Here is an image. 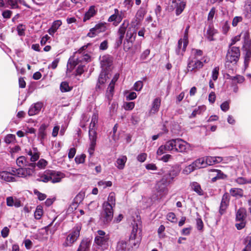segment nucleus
I'll return each instance as SVG.
<instances>
[{"label": "nucleus", "instance_id": "39448f33", "mask_svg": "<svg viewBox=\"0 0 251 251\" xmlns=\"http://www.w3.org/2000/svg\"><path fill=\"white\" fill-rule=\"evenodd\" d=\"M247 211L244 208H240L236 213L235 220L238 223L235 224V227L238 230H241L244 228L246 225Z\"/></svg>", "mask_w": 251, "mask_h": 251}, {"label": "nucleus", "instance_id": "052dcab7", "mask_svg": "<svg viewBox=\"0 0 251 251\" xmlns=\"http://www.w3.org/2000/svg\"><path fill=\"white\" fill-rule=\"evenodd\" d=\"M126 247V242L124 240H121L117 244V248L121 250H125Z\"/></svg>", "mask_w": 251, "mask_h": 251}, {"label": "nucleus", "instance_id": "473e14b6", "mask_svg": "<svg viewBox=\"0 0 251 251\" xmlns=\"http://www.w3.org/2000/svg\"><path fill=\"white\" fill-rule=\"evenodd\" d=\"M192 189L200 196L203 195V191L202 190L200 184L197 182H193L191 184Z\"/></svg>", "mask_w": 251, "mask_h": 251}, {"label": "nucleus", "instance_id": "a878e982", "mask_svg": "<svg viewBox=\"0 0 251 251\" xmlns=\"http://www.w3.org/2000/svg\"><path fill=\"white\" fill-rule=\"evenodd\" d=\"M113 58L109 55H105L102 56L101 64L103 67H108L112 64Z\"/></svg>", "mask_w": 251, "mask_h": 251}, {"label": "nucleus", "instance_id": "f8f14e48", "mask_svg": "<svg viewBox=\"0 0 251 251\" xmlns=\"http://www.w3.org/2000/svg\"><path fill=\"white\" fill-rule=\"evenodd\" d=\"M89 140H90V145L88 149V152L91 156L94 153L97 141V136H95V133L94 132V131H91L90 132V135H89Z\"/></svg>", "mask_w": 251, "mask_h": 251}, {"label": "nucleus", "instance_id": "412c9836", "mask_svg": "<svg viewBox=\"0 0 251 251\" xmlns=\"http://www.w3.org/2000/svg\"><path fill=\"white\" fill-rule=\"evenodd\" d=\"M98 114L96 113H95L93 114L91 122L90 123V126H89V135H90V132L91 131H94V132L95 133V136H97V132L94 128L96 124L98 123Z\"/></svg>", "mask_w": 251, "mask_h": 251}, {"label": "nucleus", "instance_id": "e433bc0d", "mask_svg": "<svg viewBox=\"0 0 251 251\" xmlns=\"http://www.w3.org/2000/svg\"><path fill=\"white\" fill-rule=\"evenodd\" d=\"M243 243L245 245V247L242 251H251V236H247L244 239Z\"/></svg>", "mask_w": 251, "mask_h": 251}, {"label": "nucleus", "instance_id": "f3484780", "mask_svg": "<svg viewBox=\"0 0 251 251\" xmlns=\"http://www.w3.org/2000/svg\"><path fill=\"white\" fill-rule=\"evenodd\" d=\"M160 105H161L160 98H155L153 100V101L152 103L151 107L150 110V113L151 114H153L157 113L159 110Z\"/></svg>", "mask_w": 251, "mask_h": 251}, {"label": "nucleus", "instance_id": "0e129e2a", "mask_svg": "<svg viewBox=\"0 0 251 251\" xmlns=\"http://www.w3.org/2000/svg\"><path fill=\"white\" fill-rule=\"evenodd\" d=\"M147 154L146 153H141L137 156V159L140 162H144L147 159Z\"/></svg>", "mask_w": 251, "mask_h": 251}, {"label": "nucleus", "instance_id": "ddd939ff", "mask_svg": "<svg viewBox=\"0 0 251 251\" xmlns=\"http://www.w3.org/2000/svg\"><path fill=\"white\" fill-rule=\"evenodd\" d=\"M91 241L89 238H83L80 242L76 251H89Z\"/></svg>", "mask_w": 251, "mask_h": 251}, {"label": "nucleus", "instance_id": "bf43d9fd", "mask_svg": "<svg viewBox=\"0 0 251 251\" xmlns=\"http://www.w3.org/2000/svg\"><path fill=\"white\" fill-rule=\"evenodd\" d=\"M48 162L47 161L44 159H41L38 161V162L36 163V165L40 169L44 168L47 165Z\"/></svg>", "mask_w": 251, "mask_h": 251}, {"label": "nucleus", "instance_id": "3c124183", "mask_svg": "<svg viewBox=\"0 0 251 251\" xmlns=\"http://www.w3.org/2000/svg\"><path fill=\"white\" fill-rule=\"evenodd\" d=\"M86 155L81 154L80 155H77L75 158V161L76 164L83 163L85 161Z\"/></svg>", "mask_w": 251, "mask_h": 251}, {"label": "nucleus", "instance_id": "4be33fe9", "mask_svg": "<svg viewBox=\"0 0 251 251\" xmlns=\"http://www.w3.org/2000/svg\"><path fill=\"white\" fill-rule=\"evenodd\" d=\"M185 2L184 1H181L179 3L176 2V1H172V6H176V13L177 15L180 14L183 11L185 6Z\"/></svg>", "mask_w": 251, "mask_h": 251}, {"label": "nucleus", "instance_id": "2eb2a0df", "mask_svg": "<svg viewBox=\"0 0 251 251\" xmlns=\"http://www.w3.org/2000/svg\"><path fill=\"white\" fill-rule=\"evenodd\" d=\"M209 176L211 177L212 182H215L218 179L224 178L225 175L220 170L212 169L210 170Z\"/></svg>", "mask_w": 251, "mask_h": 251}, {"label": "nucleus", "instance_id": "0eeeda50", "mask_svg": "<svg viewBox=\"0 0 251 251\" xmlns=\"http://www.w3.org/2000/svg\"><path fill=\"white\" fill-rule=\"evenodd\" d=\"M106 29V27L105 24L100 23L97 24L93 28H91L87 36L90 38H93L98 35L100 32H104Z\"/></svg>", "mask_w": 251, "mask_h": 251}, {"label": "nucleus", "instance_id": "7ed1b4c3", "mask_svg": "<svg viewBox=\"0 0 251 251\" xmlns=\"http://www.w3.org/2000/svg\"><path fill=\"white\" fill-rule=\"evenodd\" d=\"M180 171V168L178 165H175L172 166L169 173L163 176L160 182L163 184H170L174 178L177 176Z\"/></svg>", "mask_w": 251, "mask_h": 251}, {"label": "nucleus", "instance_id": "dca6fc26", "mask_svg": "<svg viewBox=\"0 0 251 251\" xmlns=\"http://www.w3.org/2000/svg\"><path fill=\"white\" fill-rule=\"evenodd\" d=\"M108 78V76L107 72L105 71H102L99 76L98 83L96 85V89L98 90L100 89V85L104 84Z\"/></svg>", "mask_w": 251, "mask_h": 251}, {"label": "nucleus", "instance_id": "79ce46f5", "mask_svg": "<svg viewBox=\"0 0 251 251\" xmlns=\"http://www.w3.org/2000/svg\"><path fill=\"white\" fill-rule=\"evenodd\" d=\"M43 214V210L42 206H38L36 207V210L34 212V217L37 220H39L41 218Z\"/></svg>", "mask_w": 251, "mask_h": 251}, {"label": "nucleus", "instance_id": "bb28decb", "mask_svg": "<svg viewBox=\"0 0 251 251\" xmlns=\"http://www.w3.org/2000/svg\"><path fill=\"white\" fill-rule=\"evenodd\" d=\"M109 239V238L107 236L102 237L97 236L95 237V242L98 245L102 246L107 245Z\"/></svg>", "mask_w": 251, "mask_h": 251}, {"label": "nucleus", "instance_id": "c03bdc74", "mask_svg": "<svg viewBox=\"0 0 251 251\" xmlns=\"http://www.w3.org/2000/svg\"><path fill=\"white\" fill-rule=\"evenodd\" d=\"M189 28H190V26L188 25L186 27L185 30V35L184 36V38H186V39H185V41H184L183 42V47H182L183 52H184L185 51L186 47L187 46V45H188V41H187V39L188 32Z\"/></svg>", "mask_w": 251, "mask_h": 251}, {"label": "nucleus", "instance_id": "423d86ee", "mask_svg": "<svg viewBox=\"0 0 251 251\" xmlns=\"http://www.w3.org/2000/svg\"><path fill=\"white\" fill-rule=\"evenodd\" d=\"M240 56V50L239 47H230L226 55V61L231 63H236Z\"/></svg>", "mask_w": 251, "mask_h": 251}, {"label": "nucleus", "instance_id": "ea45409f", "mask_svg": "<svg viewBox=\"0 0 251 251\" xmlns=\"http://www.w3.org/2000/svg\"><path fill=\"white\" fill-rule=\"evenodd\" d=\"M228 78H229L230 79H231L232 80L233 84L235 83L236 82L238 83H241L245 80L244 77L243 76L240 75H237L235 76H232L229 75Z\"/></svg>", "mask_w": 251, "mask_h": 251}, {"label": "nucleus", "instance_id": "cd10ccee", "mask_svg": "<svg viewBox=\"0 0 251 251\" xmlns=\"http://www.w3.org/2000/svg\"><path fill=\"white\" fill-rule=\"evenodd\" d=\"M230 195L234 197L242 198L244 196L243 190L239 188H232L229 190Z\"/></svg>", "mask_w": 251, "mask_h": 251}, {"label": "nucleus", "instance_id": "58836bf2", "mask_svg": "<svg viewBox=\"0 0 251 251\" xmlns=\"http://www.w3.org/2000/svg\"><path fill=\"white\" fill-rule=\"evenodd\" d=\"M48 170H47L45 171L44 173V174L41 176L40 178H38L37 180L38 181H42L45 183H47L49 181H50V176L48 175L49 174V172H48Z\"/></svg>", "mask_w": 251, "mask_h": 251}, {"label": "nucleus", "instance_id": "c85d7f7f", "mask_svg": "<svg viewBox=\"0 0 251 251\" xmlns=\"http://www.w3.org/2000/svg\"><path fill=\"white\" fill-rule=\"evenodd\" d=\"M217 33V31L213 27V25H209L206 31V37L209 41H214L213 36Z\"/></svg>", "mask_w": 251, "mask_h": 251}, {"label": "nucleus", "instance_id": "338daca9", "mask_svg": "<svg viewBox=\"0 0 251 251\" xmlns=\"http://www.w3.org/2000/svg\"><path fill=\"white\" fill-rule=\"evenodd\" d=\"M167 151V149H166V147L164 145L160 146L157 150L156 154L157 155H161L165 152V151Z\"/></svg>", "mask_w": 251, "mask_h": 251}, {"label": "nucleus", "instance_id": "20e7f679", "mask_svg": "<svg viewBox=\"0 0 251 251\" xmlns=\"http://www.w3.org/2000/svg\"><path fill=\"white\" fill-rule=\"evenodd\" d=\"M114 206H111L108 203H103L102 205V211L101 213L103 221L105 224H108L113 218Z\"/></svg>", "mask_w": 251, "mask_h": 251}, {"label": "nucleus", "instance_id": "de8ad7c7", "mask_svg": "<svg viewBox=\"0 0 251 251\" xmlns=\"http://www.w3.org/2000/svg\"><path fill=\"white\" fill-rule=\"evenodd\" d=\"M84 197V192H80L78 194L76 195V196L74 198V200L75 201H76L77 202L80 203L83 201Z\"/></svg>", "mask_w": 251, "mask_h": 251}, {"label": "nucleus", "instance_id": "a211bd4d", "mask_svg": "<svg viewBox=\"0 0 251 251\" xmlns=\"http://www.w3.org/2000/svg\"><path fill=\"white\" fill-rule=\"evenodd\" d=\"M97 10L95 9V6L94 5L91 6L88 10L85 13L84 17L83 18V22H85L87 20H89L96 15Z\"/></svg>", "mask_w": 251, "mask_h": 251}, {"label": "nucleus", "instance_id": "6ab92c4d", "mask_svg": "<svg viewBox=\"0 0 251 251\" xmlns=\"http://www.w3.org/2000/svg\"><path fill=\"white\" fill-rule=\"evenodd\" d=\"M206 160V164L207 166L213 165L216 163H220L222 161L223 159L221 157H214L211 156H207L205 157Z\"/></svg>", "mask_w": 251, "mask_h": 251}, {"label": "nucleus", "instance_id": "37998d69", "mask_svg": "<svg viewBox=\"0 0 251 251\" xmlns=\"http://www.w3.org/2000/svg\"><path fill=\"white\" fill-rule=\"evenodd\" d=\"M230 196L228 193L226 192L223 196L221 204L229 205Z\"/></svg>", "mask_w": 251, "mask_h": 251}, {"label": "nucleus", "instance_id": "5fc2aeb1", "mask_svg": "<svg viewBox=\"0 0 251 251\" xmlns=\"http://www.w3.org/2000/svg\"><path fill=\"white\" fill-rule=\"evenodd\" d=\"M194 171L195 170L192 165L191 164L184 168L183 170V173L184 174L188 175Z\"/></svg>", "mask_w": 251, "mask_h": 251}, {"label": "nucleus", "instance_id": "69168bd1", "mask_svg": "<svg viewBox=\"0 0 251 251\" xmlns=\"http://www.w3.org/2000/svg\"><path fill=\"white\" fill-rule=\"evenodd\" d=\"M25 159L24 156H20L17 158L16 160L17 164L18 166L20 167H22L24 165L25 162Z\"/></svg>", "mask_w": 251, "mask_h": 251}, {"label": "nucleus", "instance_id": "a18cd8bd", "mask_svg": "<svg viewBox=\"0 0 251 251\" xmlns=\"http://www.w3.org/2000/svg\"><path fill=\"white\" fill-rule=\"evenodd\" d=\"M136 36V33L135 32H131L129 30H127L126 34V40L128 41H133V42L135 40Z\"/></svg>", "mask_w": 251, "mask_h": 251}, {"label": "nucleus", "instance_id": "4468645a", "mask_svg": "<svg viewBox=\"0 0 251 251\" xmlns=\"http://www.w3.org/2000/svg\"><path fill=\"white\" fill-rule=\"evenodd\" d=\"M33 173V170L29 168L20 167L18 169L17 174L16 176L18 177H25L27 176H32Z\"/></svg>", "mask_w": 251, "mask_h": 251}, {"label": "nucleus", "instance_id": "49530a36", "mask_svg": "<svg viewBox=\"0 0 251 251\" xmlns=\"http://www.w3.org/2000/svg\"><path fill=\"white\" fill-rule=\"evenodd\" d=\"M133 41H128L126 39L124 43V50L125 51H128L133 46Z\"/></svg>", "mask_w": 251, "mask_h": 251}, {"label": "nucleus", "instance_id": "a19ab883", "mask_svg": "<svg viewBox=\"0 0 251 251\" xmlns=\"http://www.w3.org/2000/svg\"><path fill=\"white\" fill-rule=\"evenodd\" d=\"M4 142L7 144L15 143L16 142L15 135L12 134H7L4 138Z\"/></svg>", "mask_w": 251, "mask_h": 251}, {"label": "nucleus", "instance_id": "09e8293b", "mask_svg": "<svg viewBox=\"0 0 251 251\" xmlns=\"http://www.w3.org/2000/svg\"><path fill=\"white\" fill-rule=\"evenodd\" d=\"M33 192L34 194L37 196L39 201H43L47 198V195L45 194L41 193L37 189H34Z\"/></svg>", "mask_w": 251, "mask_h": 251}, {"label": "nucleus", "instance_id": "603ef678", "mask_svg": "<svg viewBox=\"0 0 251 251\" xmlns=\"http://www.w3.org/2000/svg\"><path fill=\"white\" fill-rule=\"evenodd\" d=\"M17 30L19 36H24L25 34V26L23 25H19L17 26Z\"/></svg>", "mask_w": 251, "mask_h": 251}, {"label": "nucleus", "instance_id": "2f4dec72", "mask_svg": "<svg viewBox=\"0 0 251 251\" xmlns=\"http://www.w3.org/2000/svg\"><path fill=\"white\" fill-rule=\"evenodd\" d=\"M126 161V155L122 156L120 158L117 159L116 161V167L120 170H123L125 168Z\"/></svg>", "mask_w": 251, "mask_h": 251}, {"label": "nucleus", "instance_id": "9b49d317", "mask_svg": "<svg viewBox=\"0 0 251 251\" xmlns=\"http://www.w3.org/2000/svg\"><path fill=\"white\" fill-rule=\"evenodd\" d=\"M188 143L184 142L183 140L179 138H176L175 151L182 153L186 152L188 149Z\"/></svg>", "mask_w": 251, "mask_h": 251}, {"label": "nucleus", "instance_id": "1a4fd4ad", "mask_svg": "<svg viewBox=\"0 0 251 251\" xmlns=\"http://www.w3.org/2000/svg\"><path fill=\"white\" fill-rule=\"evenodd\" d=\"M203 66V62L200 60H189L187 64V70L188 71H196L202 68Z\"/></svg>", "mask_w": 251, "mask_h": 251}, {"label": "nucleus", "instance_id": "aec40b11", "mask_svg": "<svg viewBox=\"0 0 251 251\" xmlns=\"http://www.w3.org/2000/svg\"><path fill=\"white\" fill-rule=\"evenodd\" d=\"M62 22L61 20H56L54 21L51 26V27L48 29V33L50 35H53L55 32L61 25Z\"/></svg>", "mask_w": 251, "mask_h": 251}, {"label": "nucleus", "instance_id": "4d7b16f0", "mask_svg": "<svg viewBox=\"0 0 251 251\" xmlns=\"http://www.w3.org/2000/svg\"><path fill=\"white\" fill-rule=\"evenodd\" d=\"M235 182L240 185L247 183H251V181H248L245 177H238L236 179Z\"/></svg>", "mask_w": 251, "mask_h": 251}, {"label": "nucleus", "instance_id": "6e6d98bb", "mask_svg": "<svg viewBox=\"0 0 251 251\" xmlns=\"http://www.w3.org/2000/svg\"><path fill=\"white\" fill-rule=\"evenodd\" d=\"M219 67H216L212 71V77L213 80L216 81L219 75Z\"/></svg>", "mask_w": 251, "mask_h": 251}, {"label": "nucleus", "instance_id": "b1692460", "mask_svg": "<svg viewBox=\"0 0 251 251\" xmlns=\"http://www.w3.org/2000/svg\"><path fill=\"white\" fill-rule=\"evenodd\" d=\"M0 178L7 182L15 181L14 177L11 176L10 172L7 171H2L0 173Z\"/></svg>", "mask_w": 251, "mask_h": 251}, {"label": "nucleus", "instance_id": "393cba45", "mask_svg": "<svg viewBox=\"0 0 251 251\" xmlns=\"http://www.w3.org/2000/svg\"><path fill=\"white\" fill-rule=\"evenodd\" d=\"M128 25V22L127 21H124L123 23L120 25L118 31V35L119 37L124 38L125 34L127 30V28Z\"/></svg>", "mask_w": 251, "mask_h": 251}, {"label": "nucleus", "instance_id": "4c0bfd02", "mask_svg": "<svg viewBox=\"0 0 251 251\" xmlns=\"http://www.w3.org/2000/svg\"><path fill=\"white\" fill-rule=\"evenodd\" d=\"M115 11V13L110 16L108 21V22H110L113 21L117 22L118 23H119L121 21L122 18L121 17L118 15V10L116 9Z\"/></svg>", "mask_w": 251, "mask_h": 251}, {"label": "nucleus", "instance_id": "72a5a7b5", "mask_svg": "<svg viewBox=\"0 0 251 251\" xmlns=\"http://www.w3.org/2000/svg\"><path fill=\"white\" fill-rule=\"evenodd\" d=\"M206 110V106L205 105L199 106L197 108H196L189 116L190 118L195 117L197 115L201 114L202 112Z\"/></svg>", "mask_w": 251, "mask_h": 251}, {"label": "nucleus", "instance_id": "13d9d810", "mask_svg": "<svg viewBox=\"0 0 251 251\" xmlns=\"http://www.w3.org/2000/svg\"><path fill=\"white\" fill-rule=\"evenodd\" d=\"M143 86V83L142 81H136L133 86L134 89L136 91H140Z\"/></svg>", "mask_w": 251, "mask_h": 251}, {"label": "nucleus", "instance_id": "680f3d73", "mask_svg": "<svg viewBox=\"0 0 251 251\" xmlns=\"http://www.w3.org/2000/svg\"><path fill=\"white\" fill-rule=\"evenodd\" d=\"M221 109L222 111L226 112L229 109V101H225L221 105Z\"/></svg>", "mask_w": 251, "mask_h": 251}, {"label": "nucleus", "instance_id": "f257e3e1", "mask_svg": "<svg viewBox=\"0 0 251 251\" xmlns=\"http://www.w3.org/2000/svg\"><path fill=\"white\" fill-rule=\"evenodd\" d=\"M242 34H243L242 50L245 54L244 62L245 64H248L251 57V39L249 31L242 32Z\"/></svg>", "mask_w": 251, "mask_h": 251}, {"label": "nucleus", "instance_id": "8fccbe9b", "mask_svg": "<svg viewBox=\"0 0 251 251\" xmlns=\"http://www.w3.org/2000/svg\"><path fill=\"white\" fill-rule=\"evenodd\" d=\"M145 14V10L143 8L140 9L136 14V18L138 21L142 20Z\"/></svg>", "mask_w": 251, "mask_h": 251}, {"label": "nucleus", "instance_id": "f03ea898", "mask_svg": "<svg viewBox=\"0 0 251 251\" xmlns=\"http://www.w3.org/2000/svg\"><path fill=\"white\" fill-rule=\"evenodd\" d=\"M81 228V224H76L73 228L71 232L67 236L65 242L63 243V246L64 247L72 246L79 237Z\"/></svg>", "mask_w": 251, "mask_h": 251}, {"label": "nucleus", "instance_id": "5701e85b", "mask_svg": "<svg viewBox=\"0 0 251 251\" xmlns=\"http://www.w3.org/2000/svg\"><path fill=\"white\" fill-rule=\"evenodd\" d=\"M141 240V238L139 236H130L129 238V244L131 248L137 249L139 247Z\"/></svg>", "mask_w": 251, "mask_h": 251}, {"label": "nucleus", "instance_id": "f704fd0d", "mask_svg": "<svg viewBox=\"0 0 251 251\" xmlns=\"http://www.w3.org/2000/svg\"><path fill=\"white\" fill-rule=\"evenodd\" d=\"M60 89L63 93L68 92L73 89V87L70 86L68 82L63 81L60 84Z\"/></svg>", "mask_w": 251, "mask_h": 251}, {"label": "nucleus", "instance_id": "c756f323", "mask_svg": "<svg viewBox=\"0 0 251 251\" xmlns=\"http://www.w3.org/2000/svg\"><path fill=\"white\" fill-rule=\"evenodd\" d=\"M176 139H172L166 142L165 146L167 151H176Z\"/></svg>", "mask_w": 251, "mask_h": 251}, {"label": "nucleus", "instance_id": "6e6552de", "mask_svg": "<svg viewBox=\"0 0 251 251\" xmlns=\"http://www.w3.org/2000/svg\"><path fill=\"white\" fill-rule=\"evenodd\" d=\"M48 170V172H49L48 175L50 176V181L53 183L60 182L62 178L65 177V175L61 172L52 170Z\"/></svg>", "mask_w": 251, "mask_h": 251}, {"label": "nucleus", "instance_id": "7c9ffc66", "mask_svg": "<svg viewBox=\"0 0 251 251\" xmlns=\"http://www.w3.org/2000/svg\"><path fill=\"white\" fill-rule=\"evenodd\" d=\"M48 127V125L43 124L41 125V126L39 128L38 136L40 138V140L42 142L44 140L47 134L46 132V130L47 129Z\"/></svg>", "mask_w": 251, "mask_h": 251}, {"label": "nucleus", "instance_id": "e2e57ef3", "mask_svg": "<svg viewBox=\"0 0 251 251\" xmlns=\"http://www.w3.org/2000/svg\"><path fill=\"white\" fill-rule=\"evenodd\" d=\"M138 229L139 228L137 223H135L134 224H133V228L130 236H132V237L134 236H137V233L138 230Z\"/></svg>", "mask_w": 251, "mask_h": 251}, {"label": "nucleus", "instance_id": "9d476101", "mask_svg": "<svg viewBox=\"0 0 251 251\" xmlns=\"http://www.w3.org/2000/svg\"><path fill=\"white\" fill-rule=\"evenodd\" d=\"M43 106V103L41 101H38L32 104L28 111V115L29 116H32L38 114Z\"/></svg>", "mask_w": 251, "mask_h": 251}, {"label": "nucleus", "instance_id": "c9c22d12", "mask_svg": "<svg viewBox=\"0 0 251 251\" xmlns=\"http://www.w3.org/2000/svg\"><path fill=\"white\" fill-rule=\"evenodd\" d=\"M103 203H108L111 206H115L116 205V195L114 192H111L109 194L107 198V201H104Z\"/></svg>", "mask_w": 251, "mask_h": 251}, {"label": "nucleus", "instance_id": "864d4df0", "mask_svg": "<svg viewBox=\"0 0 251 251\" xmlns=\"http://www.w3.org/2000/svg\"><path fill=\"white\" fill-rule=\"evenodd\" d=\"M197 228L199 231H202L203 228V223L200 218L196 219Z\"/></svg>", "mask_w": 251, "mask_h": 251}, {"label": "nucleus", "instance_id": "774afa93", "mask_svg": "<svg viewBox=\"0 0 251 251\" xmlns=\"http://www.w3.org/2000/svg\"><path fill=\"white\" fill-rule=\"evenodd\" d=\"M243 18L241 16L235 17L232 20V25L233 26H236L238 25V23L241 22Z\"/></svg>", "mask_w": 251, "mask_h": 251}]
</instances>
